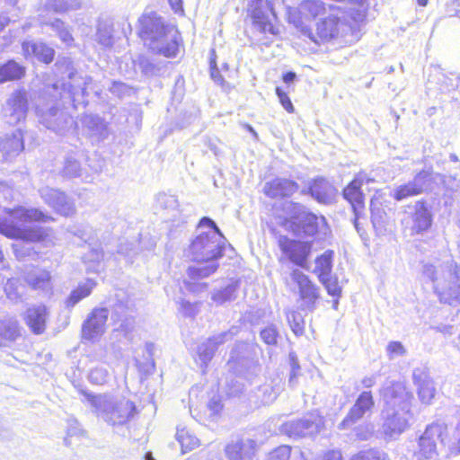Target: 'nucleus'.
I'll return each instance as SVG.
<instances>
[{
    "mask_svg": "<svg viewBox=\"0 0 460 460\" xmlns=\"http://www.w3.org/2000/svg\"><path fill=\"white\" fill-rule=\"evenodd\" d=\"M198 234L189 247V256L198 262L188 269L192 279L208 278L218 268L217 260L222 256L225 238L208 217H203L198 226Z\"/></svg>",
    "mask_w": 460,
    "mask_h": 460,
    "instance_id": "obj_1",
    "label": "nucleus"
},
{
    "mask_svg": "<svg viewBox=\"0 0 460 460\" xmlns=\"http://www.w3.org/2000/svg\"><path fill=\"white\" fill-rule=\"evenodd\" d=\"M8 218L0 217V233L9 238L27 242H42L45 245L54 243V234L50 229L41 227L27 228L24 224L31 221H48L50 217L39 209L18 207L5 209Z\"/></svg>",
    "mask_w": 460,
    "mask_h": 460,
    "instance_id": "obj_2",
    "label": "nucleus"
},
{
    "mask_svg": "<svg viewBox=\"0 0 460 460\" xmlns=\"http://www.w3.org/2000/svg\"><path fill=\"white\" fill-rule=\"evenodd\" d=\"M421 272L431 283L440 303L450 305L460 303V265L450 258L438 260L423 263Z\"/></svg>",
    "mask_w": 460,
    "mask_h": 460,
    "instance_id": "obj_3",
    "label": "nucleus"
},
{
    "mask_svg": "<svg viewBox=\"0 0 460 460\" xmlns=\"http://www.w3.org/2000/svg\"><path fill=\"white\" fill-rule=\"evenodd\" d=\"M139 35L155 53L174 58L179 52L178 30L172 25L165 24L155 13H145L139 18Z\"/></svg>",
    "mask_w": 460,
    "mask_h": 460,
    "instance_id": "obj_4",
    "label": "nucleus"
},
{
    "mask_svg": "<svg viewBox=\"0 0 460 460\" xmlns=\"http://www.w3.org/2000/svg\"><path fill=\"white\" fill-rule=\"evenodd\" d=\"M81 394L97 414L113 426L127 423L136 410L135 404L125 397L108 394L94 395L84 390H81Z\"/></svg>",
    "mask_w": 460,
    "mask_h": 460,
    "instance_id": "obj_5",
    "label": "nucleus"
},
{
    "mask_svg": "<svg viewBox=\"0 0 460 460\" xmlns=\"http://www.w3.org/2000/svg\"><path fill=\"white\" fill-rule=\"evenodd\" d=\"M283 209L288 217L290 218V227L297 236H314L326 226L325 217L316 216L306 210L299 204L292 201H286Z\"/></svg>",
    "mask_w": 460,
    "mask_h": 460,
    "instance_id": "obj_6",
    "label": "nucleus"
},
{
    "mask_svg": "<svg viewBox=\"0 0 460 460\" xmlns=\"http://www.w3.org/2000/svg\"><path fill=\"white\" fill-rule=\"evenodd\" d=\"M412 412L383 409L380 433L385 440H395L410 427Z\"/></svg>",
    "mask_w": 460,
    "mask_h": 460,
    "instance_id": "obj_7",
    "label": "nucleus"
},
{
    "mask_svg": "<svg viewBox=\"0 0 460 460\" xmlns=\"http://www.w3.org/2000/svg\"><path fill=\"white\" fill-rule=\"evenodd\" d=\"M348 30L349 26L344 22L331 14L316 22L315 34L310 30H303L302 33L316 44H321L342 37Z\"/></svg>",
    "mask_w": 460,
    "mask_h": 460,
    "instance_id": "obj_8",
    "label": "nucleus"
},
{
    "mask_svg": "<svg viewBox=\"0 0 460 460\" xmlns=\"http://www.w3.org/2000/svg\"><path fill=\"white\" fill-rule=\"evenodd\" d=\"M383 409L411 412L412 395L402 383L387 384L382 391Z\"/></svg>",
    "mask_w": 460,
    "mask_h": 460,
    "instance_id": "obj_9",
    "label": "nucleus"
},
{
    "mask_svg": "<svg viewBox=\"0 0 460 460\" xmlns=\"http://www.w3.org/2000/svg\"><path fill=\"white\" fill-rule=\"evenodd\" d=\"M432 224V215L426 205L418 201L402 219V225L409 234L413 236L429 229Z\"/></svg>",
    "mask_w": 460,
    "mask_h": 460,
    "instance_id": "obj_10",
    "label": "nucleus"
},
{
    "mask_svg": "<svg viewBox=\"0 0 460 460\" xmlns=\"http://www.w3.org/2000/svg\"><path fill=\"white\" fill-rule=\"evenodd\" d=\"M322 420L314 414L306 415L301 419L284 422L279 427V432L289 438H303L319 433Z\"/></svg>",
    "mask_w": 460,
    "mask_h": 460,
    "instance_id": "obj_11",
    "label": "nucleus"
},
{
    "mask_svg": "<svg viewBox=\"0 0 460 460\" xmlns=\"http://www.w3.org/2000/svg\"><path fill=\"white\" fill-rule=\"evenodd\" d=\"M70 62H67V77L68 82L63 84V92L60 93L62 99L68 98L75 107L85 104L86 85H88L92 79L90 77H82L74 72L73 67H69Z\"/></svg>",
    "mask_w": 460,
    "mask_h": 460,
    "instance_id": "obj_12",
    "label": "nucleus"
},
{
    "mask_svg": "<svg viewBox=\"0 0 460 460\" xmlns=\"http://www.w3.org/2000/svg\"><path fill=\"white\" fill-rule=\"evenodd\" d=\"M279 247L291 262L307 269V258L311 253L312 244L310 242H301L281 235L279 237Z\"/></svg>",
    "mask_w": 460,
    "mask_h": 460,
    "instance_id": "obj_13",
    "label": "nucleus"
},
{
    "mask_svg": "<svg viewBox=\"0 0 460 460\" xmlns=\"http://www.w3.org/2000/svg\"><path fill=\"white\" fill-rule=\"evenodd\" d=\"M442 428L438 424L428 426L420 437L418 441V449L413 453L417 460H433L436 459L438 453L437 442L440 440Z\"/></svg>",
    "mask_w": 460,
    "mask_h": 460,
    "instance_id": "obj_14",
    "label": "nucleus"
},
{
    "mask_svg": "<svg viewBox=\"0 0 460 460\" xmlns=\"http://www.w3.org/2000/svg\"><path fill=\"white\" fill-rule=\"evenodd\" d=\"M28 111L27 93L23 90L13 92L6 100L3 114L6 122L14 125L23 120Z\"/></svg>",
    "mask_w": 460,
    "mask_h": 460,
    "instance_id": "obj_15",
    "label": "nucleus"
},
{
    "mask_svg": "<svg viewBox=\"0 0 460 460\" xmlns=\"http://www.w3.org/2000/svg\"><path fill=\"white\" fill-rule=\"evenodd\" d=\"M430 185V173L428 171H421L415 175L412 181L395 187L391 196L397 201L406 199L421 194Z\"/></svg>",
    "mask_w": 460,
    "mask_h": 460,
    "instance_id": "obj_16",
    "label": "nucleus"
},
{
    "mask_svg": "<svg viewBox=\"0 0 460 460\" xmlns=\"http://www.w3.org/2000/svg\"><path fill=\"white\" fill-rule=\"evenodd\" d=\"M261 0H252L250 5L254 28L263 34L279 35V30L272 22L275 19L273 11L269 6L261 7Z\"/></svg>",
    "mask_w": 460,
    "mask_h": 460,
    "instance_id": "obj_17",
    "label": "nucleus"
},
{
    "mask_svg": "<svg viewBox=\"0 0 460 460\" xmlns=\"http://www.w3.org/2000/svg\"><path fill=\"white\" fill-rule=\"evenodd\" d=\"M290 279L296 284L300 298L305 306L314 309L320 297L319 288L310 280L308 276L299 270H294L290 273Z\"/></svg>",
    "mask_w": 460,
    "mask_h": 460,
    "instance_id": "obj_18",
    "label": "nucleus"
},
{
    "mask_svg": "<svg viewBox=\"0 0 460 460\" xmlns=\"http://www.w3.org/2000/svg\"><path fill=\"white\" fill-rule=\"evenodd\" d=\"M109 317L107 308H95L83 324V338L88 341L99 339L105 332V324Z\"/></svg>",
    "mask_w": 460,
    "mask_h": 460,
    "instance_id": "obj_19",
    "label": "nucleus"
},
{
    "mask_svg": "<svg viewBox=\"0 0 460 460\" xmlns=\"http://www.w3.org/2000/svg\"><path fill=\"white\" fill-rule=\"evenodd\" d=\"M40 193L43 200L60 215L69 217L75 213L74 202L58 190L43 187Z\"/></svg>",
    "mask_w": 460,
    "mask_h": 460,
    "instance_id": "obj_20",
    "label": "nucleus"
},
{
    "mask_svg": "<svg viewBox=\"0 0 460 460\" xmlns=\"http://www.w3.org/2000/svg\"><path fill=\"white\" fill-rule=\"evenodd\" d=\"M374 399L371 392H362L354 405L350 408L349 413L344 420L339 424L340 429H349L358 420L362 419L364 415L372 410L374 407Z\"/></svg>",
    "mask_w": 460,
    "mask_h": 460,
    "instance_id": "obj_21",
    "label": "nucleus"
},
{
    "mask_svg": "<svg viewBox=\"0 0 460 460\" xmlns=\"http://www.w3.org/2000/svg\"><path fill=\"white\" fill-rule=\"evenodd\" d=\"M40 113L41 122L49 129L56 131L58 134H63L65 129L72 124V119L66 115L64 112L59 111L58 108L50 107L48 111H40L37 108Z\"/></svg>",
    "mask_w": 460,
    "mask_h": 460,
    "instance_id": "obj_22",
    "label": "nucleus"
},
{
    "mask_svg": "<svg viewBox=\"0 0 460 460\" xmlns=\"http://www.w3.org/2000/svg\"><path fill=\"white\" fill-rule=\"evenodd\" d=\"M298 184L289 179L276 178L265 183L263 192L271 199L290 197L298 190Z\"/></svg>",
    "mask_w": 460,
    "mask_h": 460,
    "instance_id": "obj_23",
    "label": "nucleus"
},
{
    "mask_svg": "<svg viewBox=\"0 0 460 460\" xmlns=\"http://www.w3.org/2000/svg\"><path fill=\"white\" fill-rule=\"evenodd\" d=\"M369 181L365 173L359 172L343 190L344 199L350 203L356 215L364 206V198L360 188L364 181Z\"/></svg>",
    "mask_w": 460,
    "mask_h": 460,
    "instance_id": "obj_24",
    "label": "nucleus"
},
{
    "mask_svg": "<svg viewBox=\"0 0 460 460\" xmlns=\"http://www.w3.org/2000/svg\"><path fill=\"white\" fill-rule=\"evenodd\" d=\"M48 310L44 305L29 307L24 314L25 323L34 334H41L46 329Z\"/></svg>",
    "mask_w": 460,
    "mask_h": 460,
    "instance_id": "obj_25",
    "label": "nucleus"
},
{
    "mask_svg": "<svg viewBox=\"0 0 460 460\" xmlns=\"http://www.w3.org/2000/svg\"><path fill=\"white\" fill-rule=\"evenodd\" d=\"M23 149L22 132L15 130L11 136L0 137V158L8 160L19 155Z\"/></svg>",
    "mask_w": 460,
    "mask_h": 460,
    "instance_id": "obj_26",
    "label": "nucleus"
},
{
    "mask_svg": "<svg viewBox=\"0 0 460 460\" xmlns=\"http://www.w3.org/2000/svg\"><path fill=\"white\" fill-rule=\"evenodd\" d=\"M413 380L418 388L420 400L425 404H429L436 393L433 381L426 373L420 370L414 371Z\"/></svg>",
    "mask_w": 460,
    "mask_h": 460,
    "instance_id": "obj_27",
    "label": "nucleus"
},
{
    "mask_svg": "<svg viewBox=\"0 0 460 460\" xmlns=\"http://www.w3.org/2000/svg\"><path fill=\"white\" fill-rule=\"evenodd\" d=\"M22 49L26 58L35 57L44 63H50L53 60L54 50L42 42L24 41Z\"/></svg>",
    "mask_w": 460,
    "mask_h": 460,
    "instance_id": "obj_28",
    "label": "nucleus"
},
{
    "mask_svg": "<svg viewBox=\"0 0 460 460\" xmlns=\"http://www.w3.org/2000/svg\"><path fill=\"white\" fill-rule=\"evenodd\" d=\"M255 442L251 439L231 443L226 447V454L229 460H250L254 454Z\"/></svg>",
    "mask_w": 460,
    "mask_h": 460,
    "instance_id": "obj_29",
    "label": "nucleus"
},
{
    "mask_svg": "<svg viewBox=\"0 0 460 460\" xmlns=\"http://www.w3.org/2000/svg\"><path fill=\"white\" fill-rule=\"evenodd\" d=\"M25 280L34 289L49 291L52 288L50 273L45 270H31L27 273Z\"/></svg>",
    "mask_w": 460,
    "mask_h": 460,
    "instance_id": "obj_30",
    "label": "nucleus"
},
{
    "mask_svg": "<svg viewBox=\"0 0 460 460\" xmlns=\"http://www.w3.org/2000/svg\"><path fill=\"white\" fill-rule=\"evenodd\" d=\"M20 336L19 324L13 318L0 320V346H8Z\"/></svg>",
    "mask_w": 460,
    "mask_h": 460,
    "instance_id": "obj_31",
    "label": "nucleus"
},
{
    "mask_svg": "<svg viewBox=\"0 0 460 460\" xmlns=\"http://www.w3.org/2000/svg\"><path fill=\"white\" fill-rule=\"evenodd\" d=\"M156 205L167 217L173 220L181 216L180 204L174 195L159 193L156 197Z\"/></svg>",
    "mask_w": 460,
    "mask_h": 460,
    "instance_id": "obj_32",
    "label": "nucleus"
},
{
    "mask_svg": "<svg viewBox=\"0 0 460 460\" xmlns=\"http://www.w3.org/2000/svg\"><path fill=\"white\" fill-rule=\"evenodd\" d=\"M26 68L15 60H9L0 65V84L20 80L25 75Z\"/></svg>",
    "mask_w": 460,
    "mask_h": 460,
    "instance_id": "obj_33",
    "label": "nucleus"
},
{
    "mask_svg": "<svg viewBox=\"0 0 460 460\" xmlns=\"http://www.w3.org/2000/svg\"><path fill=\"white\" fill-rule=\"evenodd\" d=\"M310 192L319 202L327 203L332 198L334 189L326 180L319 178L310 186Z\"/></svg>",
    "mask_w": 460,
    "mask_h": 460,
    "instance_id": "obj_34",
    "label": "nucleus"
},
{
    "mask_svg": "<svg viewBox=\"0 0 460 460\" xmlns=\"http://www.w3.org/2000/svg\"><path fill=\"white\" fill-rule=\"evenodd\" d=\"M95 286L96 282L91 279L80 283L78 287L71 292L70 296L66 299V305L69 307L75 306L82 299L87 297Z\"/></svg>",
    "mask_w": 460,
    "mask_h": 460,
    "instance_id": "obj_35",
    "label": "nucleus"
},
{
    "mask_svg": "<svg viewBox=\"0 0 460 460\" xmlns=\"http://www.w3.org/2000/svg\"><path fill=\"white\" fill-rule=\"evenodd\" d=\"M325 11V4L321 0H304L299 4V13L308 19H314L324 13Z\"/></svg>",
    "mask_w": 460,
    "mask_h": 460,
    "instance_id": "obj_36",
    "label": "nucleus"
},
{
    "mask_svg": "<svg viewBox=\"0 0 460 460\" xmlns=\"http://www.w3.org/2000/svg\"><path fill=\"white\" fill-rule=\"evenodd\" d=\"M176 439L181 447L182 453L191 451L199 446V438L186 427L179 426L177 428Z\"/></svg>",
    "mask_w": 460,
    "mask_h": 460,
    "instance_id": "obj_37",
    "label": "nucleus"
},
{
    "mask_svg": "<svg viewBox=\"0 0 460 460\" xmlns=\"http://www.w3.org/2000/svg\"><path fill=\"white\" fill-rule=\"evenodd\" d=\"M333 252L328 250L321 256L315 259L314 273L318 275L319 279H323L329 276L332 270Z\"/></svg>",
    "mask_w": 460,
    "mask_h": 460,
    "instance_id": "obj_38",
    "label": "nucleus"
},
{
    "mask_svg": "<svg viewBox=\"0 0 460 460\" xmlns=\"http://www.w3.org/2000/svg\"><path fill=\"white\" fill-rule=\"evenodd\" d=\"M237 282H232L224 289L214 292L212 300L217 305H223L226 302L232 301L236 297Z\"/></svg>",
    "mask_w": 460,
    "mask_h": 460,
    "instance_id": "obj_39",
    "label": "nucleus"
},
{
    "mask_svg": "<svg viewBox=\"0 0 460 460\" xmlns=\"http://www.w3.org/2000/svg\"><path fill=\"white\" fill-rule=\"evenodd\" d=\"M48 5L57 13L67 12L79 9L82 5L81 0H49Z\"/></svg>",
    "mask_w": 460,
    "mask_h": 460,
    "instance_id": "obj_40",
    "label": "nucleus"
},
{
    "mask_svg": "<svg viewBox=\"0 0 460 460\" xmlns=\"http://www.w3.org/2000/svg\"><path fill=\"white\" fill-rule=\"evenodd\" d=\"M279 389L271 384H264L259 387L257 397L262 404H270L275 401L278 396Z\"/></svg>",
    "mask_w": 460,
    "mask_h": 460,
    "instance_id": "obj_41",
    "label": "nucleus"
},
{
    "mask_svg": "<svg viewBox=\"0 0 460 460\" xmlns=\"http://www.w3.org/2000/svg\"><path fill=\"white\" fill-rule=\"evenodd\" d=\"M109 378V371L105 366L100 365L93 367L88 375V379L94 385H103Z\"/></svg>",
    "mask_w": 460,
    "mask_h": 460,
    "instance_id": "obj_42",
    "label": "nucleus"
},
{
    "mask_svg": "<svg viewBox=\"0 0 460 460\" xmlns=\"http://www.w3.org/2000/svg\"><path fill=\"white\" fill-rule=\"evenodd\" d=\"M20 289H22V287H21L18 283V280L14 279H8L4 286V291L7 297L14 303H17L21 300L22 292Z\"/></svg>",
    "mask_w": 460,
    "mask_h": 460,
    "instance_id": "obj_43",
    "label": "nucleus"
},
{
    "mask_svg": "<svg viewBox=\"0 0 460 460\" xmlns=\"http://www.w3.org/2000/svg\"><path fill=\"white\" fill-rule=\"evenodd\" d=\"M216 350H217V349L215 348V346H213L211 341H209L208 340L202 342L198 347V355H199V360L204 365H207L213 358Z\"/></svg>",
    "mask_w": 460,
    "mask_h": 460,
    "instance_id": "obj_44",
    "label": "nucleus"
},
{
    "mask_svg": "<svg viewBox=\"0 0 460 460\" xmlns=\"http://www.w3.org/2000/svg\"><path fill=\"white\" fill-rule=\"evenodd\" d=\"M319 280L324 286L329 295L336 297L341 296V288L340 287L336 277H332L330 274L329 276H326L323 279Z\"/></svg>",
    "mask_w": 460,
    "mask_h": 460,
    "instance_id": "obj_45",
    "label": "nucleus"
},
{
    "mask_svg": "<svg viewBox=\"0 0 460 460\" xmlns=\"http://www.w3.org/2000/svg\"><path fill=\"white\" fill-rule=\"evenodd\" d=\"M288 322L291 330L296 335H300L304 332V321L300 314L296 312H289L287 314Z\"/></svg>",
    "mask_w": 460,
    "mask_h": 460,
    "instance_id": "obj_46",
    "label": "nucleus"
},
{
    "mask_svg": "<svg viewBox=\"0 0 460 460\" xmlns=\"http://www.w3.org/2000/svg\"><path fill=\"white\" fill-rule=\"evenodd\" d=\"M189 279L184 280V286L187 290L193 294H200L208 289V284L205 282H199L203 278L192 279L188 275Z\"/></svg>",
    "mask_w": 460,
    "mask_h": 460,
    "instance_id": "obj_47",
    "label": "nucleus"
},
{
    "mask_svg": "<svg viewBox=\"0 0 460 460\" xmlns=\"http://www.w3.org/2000/svg\"><path fill=\"white\" fill-rule=\"evenodd\" d=\"M200 305V302L190 303L186 300H181L180 302L179 310L185 316L194 317L199 314Z\"/></svg>",
    "mask_w": 460,
    "mask_h": 460,
    "instance_id": "obj_48",
    "label": "nucleus"
},
{
    "mask_svg": "<svg viewBox=\"0 0 460 460\" xmlns=\"http://www.w3.org/2000/svg\"><path fill=\"white\" fill-rule=\"evenodd\" d=\"M81 171V166L78 161L74 159L73 157H67L65 161V165L63 168V172L67 177H76L79 176Z\"/></svg>",
    "mask_w": 460,
    "mask_h": 460,
    "instance_id": "obj_49",
    "label": "nucleus"
},
{
    "mask_svg": "<svg viewBox=\"0 0 460 460\" xmlns=\"http://www.w3.org/2000/svg\"><path fill=\"white\" fill-rule=\"evenodd\" d=\"M51 27L57 31L63 42L69 45L73 41V37L70 31L64 27V23L60 20H55L51 23Z\"/></svg>",
    "mask_w": 460,
    "mask_h": 460,
    "instance_id": "obj_50",
    "label": "nucleus"
},
{
    "mask_svg": "<svg viewBox=\"0 0 460 460\" xmlns=\"http://www.w3.org/2000/svg\"><path fill=\"white\" fill-rule=\"evenodd\" d=\"M459 422L454 431L453 440L448 446L449 454L451 456H457L460 454V410L457 411Z\"/></svg>",
    "mask_w": 460,
    "mask_h": 460,
    "instance_id": "obj_51",
    "label": "nucleus"
},
{
    "mask_svg": "<svg viewBox=\"0 0 460 460\" xmlns=\"http://www.w3.org/2000/svg\"><path fill=\"white\" fill-rule=\"evenodd\" d=\"M261 337L269 345L276 344L278 331L273 325L268 326L261 332Z\"/></svg>",
    "mask_w": 460,
    "mask_h": 460,
    "instance_id": "obj_52",
    "label": "nucleus"
},
{
    "mask_svg": "<svg viewBox=\"0 0 460 460\" xmlns=\"http://www.w3.org/2000/svg\"><path fill=\"white\" fill-rule=\"evenodd\" d=\"M290 452L288 446H281L270 453V460H289Z\"/></svg>",
    "mask_w": 460,
    "mask_h": 460,
    "instance_id": "obj_53",
    "label": "nucleus"
},
{
    "mask_svg": "<svg viewBox=\"0 0 460 460\" xmlns=\"http://www.w3.org/2000/svg\"><path fill=\"white\" fill-rule=\"evenodd\" d=\"M386 350L390 358H393L396 356H402L406 352L403 345L399 341L389 342Z\"/></svg>",
    "mask_w": 460,
    "mask_h": 460,
    "instance_id": "obj_54",
    "label": "nucleus"
},
{
    "mask_svg": "<svg viewBox=\"0 0 460 460\" xmlns=\"http://www.w3.org/2000/svg\"><path fill=\"white\" fill-rule=\"evenodd\" d=\"M460 13V0H452L447 3L443 17H454Z\"/></svg>",
    "mask_w": 460,
    "mask_h": 460,
    "instance_id": "obj_55",
    "label": "nucleus"
},
{
    "mask_svg": "<svg viewBox=\"0 0 460 460\" xmlns=\"http://www.w3.org/2000/svg\"><path fill=\"white\" fill-rule=\"evenodd\" d=\"M276 93L283 108L289 113L294 112V106L287 93H284L279 87L276 88Z\"/></svg>",
    "mask_w": 460,
    "mask_h": 460,
    "instance_id": "obj_56",
    "label": "nucleus"
},
{
    "mask_svg": "<svg viewBox=\"0 0 460 460\" xmlns=\"http://www.w3.org/2000/svg\"><path fill=\"white\" fill-rule=\"evenodd\" d=\"M234 334L231 332H225L218 333L217 335H214L212 338L208 339L209 341L215 346V348L217 349V348L224 344L226 341H230L233 339Z\"/></svg>",
    "mask_w": 460,
    "mask_h": 460,
    "instance_id": "obj_57",
    "label": "nucleus"
},
{
    "mask_svg": "<svg viewBox=\"0 0 460 460\" xmlns=\"http://www.w3.org/2000/svg\"><path fill=\"white\" fill-rule=\"evenodd\" d=\"M103 258V252L99 247L92 248L87 254L83 257L84 262H99Z\"/></svg>",
    "mask_w": 460,
    "mask_h": 460,
    "instance_id": "obj_58",
    "label": "nucleus"
},
{
    "mask_svg": "<svg viewBox=\"0 0 460 460\" xmlns=\"http://www.w3.org/2000/svg\"><path fill=\"white\" fill-rule=\"evenodd\" d=\"M365 460H388L385 452L377 449H369L363 451Z\"/></svg>",
    "mask_w": 460,
    "mask_h": 460,
    "instance_id": "obj_59",
    "label": "nucleus"
},
{
    "mask_svg": "<svg viewBox=\"0 0 460 460\" xmlns=\"http://www.w3.org/2000/svg\"><path fill=\"white\" fill-rule=\"evenodd\" d=\"M109 90L118 97H122L129 92L128 87L121 82H112Z\"/></svg>",
    "mask_w": 460,
    "mask_h": 460,
    "instance_id": "obj_60",
    "label": "nucleus"
},
{
    "mask_svg": "<svg viewBox=\"0 0 460 460\" xmlns=\"http://www.w3.org/2000/svg\"><path fill=\"white\" fill-rule=\"evenodd\" d=\"M374 431V427L370 424H367L366 426H362L357 429V437L359 439L366 440L369 438Z\"/></svg>",
    "mask_w": 460,
    "mask_h": 460,
    "instance_id": "obj_61",
    "label": "nucleus"
},
{
    "mask_svg": "<svg viewBox=\"0 0 460 460\" xmlns=\"http://www.w3.org/2000/svg\"><path fill=\"white\" fill-rule=\"evenodd\" d=\"M97 40L100 44L109 47L111 45V36L106 30L99 29L97 31Z\"/></svg>",
    "mask_w": 460,
    "mask_h": 460,
    "instance_id": "obj_62",
    "label": "nucleus"
},
{
    "mask_svg": "<svg viewBox=\"0 0 460 460\" xmlns=\"http://www.w3.org/2000/svg\"><path fill=\"white\" fill-rule=\"evenodd\" d=\"M341 453L337 450L329 451L322 457L321 460H341Z\"/></svg>",
    "mask_w": 460,
    "mask_h": 460,
    "instance_id": "obj_63",
    "label": "nucleus"
},
{
    "mask_svg": "<svg viewBox=\"0 0 460 460\" xmlns=\"http://www.w3.org/2000/svg\"><path fill=\"white\" fill-rule=\"evenodd\" d=\"M172 9L175 13H183L182 0H168Z\"/></svg>",
    "mask_w": 460,
    "mask_h": 460,
    "instance_id": "obj_64",
    "label": "nucleus"
}]
</instances>
